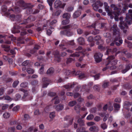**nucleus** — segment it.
Returning a JSON list of instances; mask_svg holds the SVG:
<instances>
[{
    "instance_id": "603ef678",
    "label": "nucleus",
    "mask_w": 132,
    "mask_h": 132,
    "mask_svg": "<svg viewBox=\"0 0 132 132\" xmlns=\"http://www.w3.org/2000/svg\"><path fill=\"white\" fill-rule=\"evenodd\" d=\"M20 108V106L19 105H17L14 106L12 109V110L13 111L16 112L18 111L19 109Z\"/></svg>"
},
{
    "instance_id": "052dcab7",
    "label": "nucleus",
    "mask_w": 132,
    "mask_h": 132,
    "mask_svg": "<svg viewBox=\"0 0 132 132\" xmlns=\"http://www.w3.org/2000/svg\"><path fill=\"white\" fill-rule=\"evenodd\" d=\"M19 82V81L18 80L14 81L13 84V87L14 88L16 87L18 85Z\"/></svg>"
},
{
    "instance_id": "ea45409f",
    "label": "nucleus",
    "mask_w": 132,
    "mask_h": 132,
    "mask_svg": "<svg viewBox=\"0 0 132 132\" xmlns=\"http://www.w3.org/2000/svg\"><path fill=\"white\" fill-rule=\"evenodd\" d=\"M28 84V83L27 82H24L20 84V86L22 88H25L27 87Z\"/></svg>"
},
{
    "instance_id": "49530a36",
    "label": "nucleus",
    "mask_w": 132,
    "mask_h": 132,
    "mask_svg": "<svg viewBox=\"0 0 132 132\" xmlns=\"http://www.w3.org/2000/svg\"><path fill=\"white\" fill-rule=\"evenodd\" d=\"M72 71L70 70H65V74L66 75L68 76L70 74L72 75Z\"/></svg>"
},
{
    "instance_id": "680f3d73",
    "label": "nucleus",
    "mask_w": 132,
    "mask_h": 132,
    "mask_svg": "<svg viewBox=\"0 0 132 132\" xmlns=\"http://www.w3.org/2000/svg\"><path fill=\"white\" fill-rule=\"evenodd\" d=\"M21 98V95L18 94H16L15 95V100L17 101L19 100Z\"/></svg>"
},
{
    "instance_id": "e2e57ef3",
    "label": "nucleus",
    "mask_w": 132,
    "mask_h": 132,
    "mask_svg": "<svg viewBox=\"0 0 132 132\" xmlns=\"http://www.w3.org/2000/svg\"><path fill=\"white\" fill-rule=\"evenodd\" d=\"M100 73H98L93 76V77L94 78L95 80H97L99 79L100 77Z\"/></svg>"
},
{
    "instance_id": "5fc2aeb1",
    "label": "nucleus",
    "mask_w": 132,
    "mask_h": 132,
    "mask_svg": "<svg viewBox=\"0 0 132 132\" xmlns=\"http://www.w3.org/2000/svg\"><path fill=\"white\" fill-rule=\"evenodd\" d=\"M101 127L103 130H104L107 128V126L106 124L105 123H104L101 124Z\"/></svg>"
},
{
    "instance_id": "f257e3e1",
    "label": "nucleus",
    "mask_w": 132,
    "mask_h": 132,
    "mask_svg": "<svg viewBox=\"0 0 132 132\" xmlns=\"http://www.w3.org/2000/svg\"><path fill=\"white\" fill-rule=\"evenodd\" d=\"M36 19L35 17L34 16H30L27 19L24 20L23 22H20L19 24L14 26L12 30V33L14 34L18 33L20 32V30L23 31H21L20 33L21 36L19 38V40H23L24 38L23 36L27 34L26 32L24 31L25 30L26 28H30L34 25L32 24H28L23 26L21 25L22 24H26L31 21H34Z\"/></svg>"
},
{
    "instance_id": "f3484780",
    "label": "nucleus",
    "mask_w": 132,
    "mask_h": 132,
    "mask_svg": "<svg viewBox=\"0 0 132 132\" xmlns=\"http://www.w3.org/2000/svg\"><path fill=\"white\" fill-rule=\"evenodd\" d=\"M64 120L68 121V125L67 127H68L69 125H71L73 120V118L69 116H65L64 117Z\"/></svg>"
},
{
    "instance_id": "473e14b6",
    "label": "nucleus",
    "mask_w": 132,
    "mask_h": 132,
    "mask_svg": "<svg viewBox=\"0 0 132 132\" xmlns=\"http://www.w3.org/2000/svg\"><path fill=\"white\" fill-rule=\"evenodd\" d=\"M80 105H76L74 107L75 110L76 111L77 113H79L80 111Z\"/></svg>"
},
{
    "instance_id": "37998d69",
    "label": "nucleus",
    "mask_w": 132,
    "mask_h": 132,
    "mask_svg": "<svg viewBox=\"0 0 132 132\" xmlns=\"http://www.w3.org/2000/svg\"><path fill=\"white\" fill-rule=\"evenodd\" d=\"M27 71L28 74H31L34 72V70L31 68H28L27 69Z\"/></svg>"
},
{
    "instance_id": "338daca9",
    "label": "nucleus",
    "mask_w": 132,
    "mask_h": 132,
    "mask_svg": "<svg viewBox=\"0 0 132 132\" xmlns=\"http://www.w3.org/2000/svg\"><path fill=\"white\" fill-rule=\"evenodd\" d=\"M77 31L78 34L79 35L82 34L83 32V31L80 28L77 29Z\"/></svg>"
},
{
    "instance_id": "e433bc0d",
    "label": "nucleus",
    "mask_w": 132,
    "mask_h": 132,
    "mask_svg": "<svg viewBox=\"0 0 132 132\" xmlns=\"http://www.w3.org/2000/svg\"><path fill=\"white\" fill-rule=\"evenodd\" d=\"M114 106L116 110H118L120 108V105L117 103H115L114 104Z\"/></svg>"
},
{
    "instance_id": "6e6d98bb",
    "label": "nucleus",
    "mask_w": 132,
    "mask_h": 132,
    "mask_svg": "<svg viewBox=\"0 0 132 132\" xmlns=\"http://www.w3.org/2000/svg\"><path fill=\"white\" fill-rule=\"evenodd\" d=\"M38 83V81L36 80H33L31 82V84L33 86L36 85Z\"/></svg>"
},
{
    "instance_id": "72a5a7b5",
    "label": "nucleus",
    "mask_w": 132,
    "mask_h": 132,
    "mask_svg": "<svg viewBox=\"0 0 132 132\" xmlns=\"http://www.w3.org/2000/svg\"><path fill=\"white\" fill-rule=\"evenodd\" d=\"M33 130L34 132H36L38 131V129L37 128H34L33 127H31L29 128L28 130V132H31Z\"/></svg>"
},
{
    "instance_id": "9b49d317",
    "label": "nucleus",
    "mask_w": 132,
    "mask_h": 132,
    "mask_svg": "<svg viewBox=\"0 0 132 132\" xmlns=\"http://www.w3.org/2000/svg\"><path fill=\"white\" fill-rule=\"evenodd\" d=\"M121 5H122L123 8L121 9V13H125L126 11L128 9V7L132 8V4H130L128 5L126 4H121L119 5V6L120 7L121 6Z\"/></svg>"
},
{
    "instance_id": "20e7f679",
    "label": "nucleus",
    "mask_w": 132,
    "mask_h": 132,
    "mask_svg": "<svg viewBox=\"0 0 132 132\" xmlns=\"http://www.w3.org/2000/svg\"><path fill=\"white\" fill-rule=\"evenodd\" d=\"M18 4L20 6L22 7V9H26V13L28 14H35L38 13L40 11L38 9L33 11L32 9V6H30L27 4L26 3L22 0H20L17 2Z\"/></svg>"
},
{
    "instance_id": "58836bf2",
    "label": "nucleus",
    "mask_w": 132,
    "mask_h": 132,
    "mask_svg": "<svg viewBox=\"0 0 132 132\" xmlns=\"http://www.w3.org/2000/svg\"><path fill=\"white\" fill-rule=\"evenodd\" d=\"M125 43L128 44V46L129 48H132V43L129 40L125 39Z\"/></svg>"
},
{
    "instance_id": "bb28decb",
    "label": "nucleus",
    "mask_w": 132,
    "mask_h": 132,
    "mask_svg": "<svg viewBox=\"0 0 132 132\" xmlns=\"http://www.w3.org/2000/svg\"><path fill=\"white\" fill-rule=\"evenodd\" d=\"M77 132H87L85 130L84 127H78L77 130Z\"/></svg>"
},
{
    "instance_id": "9d476101",
    "label": "nucleus",
    "mask_w": 132,
    "mask_h": 132,
    "mask_svg": "<svg viewBox=\"0 0 132 132\" xmlns=\"http://www.w3.org/2000/svg\"><path fill=\"white\" fill-rule=\"evenodd\" d=\"M117 51V49L116 48H108L106 50L105 54L106 55H109V54H113L114 53L115 56H116L117 54L119 53L120 52L119 51L116 52Z\"/></svg>"
},
{
    "instance_id": "774afa93",
    "label": "nucleus",
    "mask_w": 132,
    "mask_h": 132,
    "mask_svg": "<svg viewBox=\"0 0 132 132\" xmlns=\"http://www.w3.org/2000/svg\"><path fill=\"white\" fill-rule=\"evenodd\" d=\"M48 95L50 96L53 97L56 95V93L55 92H51L48 93Z\"/></svg>"
},
{
    "instance_id": "a211bd4d",
    "label": "nucleus",
    "mask_w": 132,
    "mask_h": 132,
    "mask_svg": "<svg viewBox=\"0 0 132 132\" xmlns=\"http://www.w3.org/2000/svg\"><path fill=\"white\" fill-rule=\"evenodd\" d=\"M101 36L100 35H97L95 36L94 38V40L95 41H97L96 42V44L98 45H99V42L98 41H100L102 42V44L104 43L103 40H102L101 39Z\"/></svg>"
},
{
    "instance_id": "0e129e2a",
    "label": "nucleus",
    "mask_w": 132,
    "mask_h": 132,
    "mask_svg": "<svg viewBox=\"0 0 132 132\" xmlns=\"http://www.w3.org/2000/svg\"><path fill=\"white\" fill-rule=\"evenodd\" d=\"M99 30H95L92 32V34L94 35H96L99 33Z\"/></svg>"
},
{
    "instance_id": "4468645a",
    "label": "nucleus",
    "mask_w": 132,
    "mask_h": 132,
    "mask_svg": "<svg viewBox=\"0 0 132 132\" xmlns=\"http://www.w3.org/2000/svg\"><path fill=\"white\" fill-rule=\"evenodd\" d=\"M65 4H62V3L60 0H57L54 3V7L57 8L59 7L61 8H64L65 5Z\"/></svg>"
},
{
    "instance_id": "4be33fe9",
    "label": "nucleus",
    "mask_w": 132,
    "mask_h": 132,
    "mask_svg": "<svg viewBox=\"0 0 132 132\" xmlns=\"http://www.w3.org/2000/svg\"><path fill=\"white\" fill-rule=\"evenodd\" d=\"M98 128L97 126H92L89 128V130L92 132H98Z\"/></svg>"
},
{
    "instance_id": "aec40b11",
    "label": "nucleus",
    "mask_w": 132,
    "mask_h": 132,
    "mask_svg": "<svg viewBox=\"0 0 132 132\" xmlns=\"http://www.w3.org/2000/svg\"><path fill=\"white\" fill-rule=\"evenodd\" d=\"M62 12L61 10H57L53 13L52 16L54 18H56L60 15Z\"/></svg>"
},
{
    "instance_id": "f8f14e48",
    "label": "nucleus",
    "mask_w": 132,
    "mask_h": 132,
    "mask_svg": "<svg viewBox=\"0 0 132 132\" xmlns=\"http://www.w3.org/2000/svg\"><path fill=\"white\" fill-rule=\"evenodd\" d=\"M103 54L100 53H96L94 55V57L96 62L99 63L101 62L102 59Z\"/></svg>"
},
{
    "instance_id": "79ce46f5",
    "label": "nucleus",
    "mask_w": 132,
    "mask_h": 132,
    "mask_svg": "<svg viewBox=\"0 0 132 132\" xmlns=\"http://www.w3.org/2000/svg\"><path fill=\"white\" fill-rule=\"evenodd\" d=\"M57 22V21L56 20H54L52 21L51 22H50L49 23V25L51 27V29H53L54 28L51 27V26L55 24Z\"/></svg>"
},
{
    "instance_id": "7ed1b4c3",
    "label": "nucleus",
    "mask_w": 132,
    "mask_h": 132,
    "mask_svg": "<svg viewBox=\"0 0 132 132\" xmlns=\"http://www.w3.org/2000/svg\"><path fill=\"white\" fill-rule=\"evenodd\" d=\"M113 31V35L115 36L116 37L114 39L113 42L111 43L110 45L113 46L115 44L116 45L119 46L123 42V40L120 37V30L117 27L116 24H114L111 29Z\"/></svg>"
},
{
    "instance_id": "0eeeda50",
    "label": "nucleus",
    "mask_w": 132,
    "mask_h": 132,
    "mask_svg": "<svg viewBox=\"0 0 132 132\" xmlns=\"http://www.w3.org/2000/svg\"><path fill=\"white\" fill-rule=\"evenodd\" d=\"M4 36L2 35H0V43H5V44L2 45V47L4 49V51L8 52L10 50V46L8 44H10L11 43V41L10 40H7L5 42L1 38H4Z\"/></svg>"
},
{
    "instance_id": "a19ab883",
    "label": "nucleus",
    "mask_w": 132,
    "mask_h": 132,
    "mask_svg": "<svg viewBox=\"0 0 132 132\" xmlns=\"http://www.w3.org/2000/svg\"><path fill=\"white\" fill-rule=\"evenodd\" d=\"M70 20L68 19H67L63 20L62 22V23L63 25H65L69 23Z\"/></svg>"
},
{
    "instance_id": "412c9836",
    "label": "nucleus",
    "mask_w": 132,
    "mask_h": 132,
    "mask_svg": "<svg viewBox=\"0 0 132 132\" xmlns=\"http://www.w3.org/2000/svg\"><path fill=\"white\" fill-rule=\"evenodd\" d=\"M132 105V102H130L128 101H125L124 103V107L128 111H129L130 108L129 107Z\"/></svg>"
},
{
    "instance_id": "09e8293b",
    "label": "nucleus",
    "mask_w": 132,
    "mask_h": 132,
    "mask_svg": "<svg viewBox=\"0 0 132 132\" xmlns=\"http://www.w3.org/2000/svg\"><path fill=\"white\" fill-rule=\"evenodd\" d=\"M97 110V108L96 107L93 108L90 110V112L92 113H95Z\"/></svg>"
},
{
    "instance_id": "6ab92c4d",
    "label": "nucleus",
    "mask_w": 132,
    "mask_h": 132,
    "mask_svg": "<svg viewBox=\"0 0 132 132\" xmlns=\"http://www.w3.org/2000/svg\"><path fill=\"white\" fill-rule=\"evenodd\" d=\"M78 127H84L85 125V121L82 118H79L77 120Z\"/></svg>"
},
{
    "instance_id": "69168bd1",
    "label": "nucleus",
    "mask_w": 132,
    "mask_h": 132,
    "mask_svg": "<svg viewBox=\"0 0 132 132\" xmlns=\"http://www.w3.org/2000/svg\"><path fill=\"white\" fill-rule=\"evenodd\" d=\"M104 37L106 38H108L111 36V34L109 32H106L104 34Z\"/></svg>"
},
{
    "instance_id": "4d7b16f0",
    "label": "nucleus",
    "mask_w": 132,
    "mask_h": 132,
    "mask_svg": "<svg viewBox=\"0 0 132 132\" xmlns=\"http://www.w3.org/2000/svg\"><path fill=\"white\" fill-rule=\"evenodd\" d=\"M55 113L53 112H51L50 114V117L51 118H53L55 117Z\"/></svg>"
},
{
    "instance_id": "5701e85b",
    "label": "nucleus",
    "mask_w": 132,
    "mask_h": 132,
    "mask_svg": "<svg viewBox=\"0 0 132 132\" xmlns=\"http://www.w3.org/2000/svg\"><path fill=\"white\" fill-rule=\"evenodd\" d=\"M119 20L120 21V22L119 23L120 26L123 25L125 27H128V26L127 25V23H126V22L125 21V20L124 21H123V17L122 16L120 17L119 19Z\"/></svg>"
},
{
    "instance_id": "dca6fc26",
    "label": "nucleus",
    "mask_w": 132,
    "mask_h": 132,
    "mask_svg": "<svg viewBox=\"0 0 132 132\" xmlns=\"http://www.w3.org/2000/svg\"><path fill=\"white\" fill-rule=\"evenodd\" d=\"M42 80L43 82V87H47L51 82V80L48 78L44 77L42 79Z\"/></svg>"
},
{
    "instance_id": "bf43d9fd",
    "label": "nucleus",
    "mask_w": 132,
    "mask_h": 132,
    "mask_svg": "<svg viewBox=\"0 0 132 132\" xmlns=\"http://www.w3.org/2000/svg\"><path fill=\"white\" fill-rule=\"evenodd\" d=\"M15 129V127L9 128L8 129V132H14Z\"/></svg>"
},
{
    "instance_id": "8fccbe9b",
    "label": "nucleus",
    "mask_w": 132,
    "mask_h": 132,
    "mask_svg": "<svg viewBox=\"0 0 132 132\" xmlns=\"http://www.w3.org/2000/svg\"><path fill=\"white\" fill-rule=\"evenodd\" d=\"M98 49H100L101 51H104L105 49V47L103 46L101 44L98 47Z\"/></svg>"
},
{
    "instance_id": "c85d7f7f",
    "label": "nucleus",
    "mask_w": 132,
    "mask_h": 132,
    "mask_svg": "<svg viewBox=\"0 0 132 132\" xmlns=\"http://www.w3.org/2000/svg\"><path fill=\"white\" fill-rule=\"evenodd\" d=\"M63 108L64 106L62 105L59 104L56 106L55 108V109L57 111H59L62 110L63 109Z\"/></svg>"
},
{
    "instance_id": "c9c22d12",
    "label": "nucleus",
    "mask_w": 132,
    "mask_h": 132,
    "mask_svg": "<svg viewBox=\"0 0 132 132\" xmlns=\"http://www.w3.org/2000/svg\"><path fill=\"white\" fill-rule=\"evenodd\" d=\"M62 17L63 18H66V19H69L70 17V15L69 13H65L63 14Z\"/></svg>"
},
{
    "instance_id": "b1692460",
    "label": "nucleus",
    "mask_w": 132,
    "mask_h": 132,
    "mask_svg": "<svg viewBox=\"0 0 132 132\" xmlns=\"http://www.w3.org/2000/svg\"><path fill=\"white\" fill-rule=\"evenodd\" d=\"M81 11L80 10H77L75 12L73 15V17L74 18H76L78 17L81 14Z\"/></svg>"
},
{
    "instance_id": "423d86ee",
    "label": "nucleus",
    "mask_w": 132,
    "mask_h": 132,
    "mask_svg": "<svg viewBox=\"0 0 132 132\" xmlns=\"http://www.w3.org/2000/svg\"><path fill=\"white\" fill-rule=\"evenodd\" d=\"M114 55L109 56L106 59L107 62H106L105 63V65H106V67L103 69L102 70L103 71H105L107 69L109 68L110 67V69H112L113 68L114 69L116 68V67L115 66L113 65V66H108L110 64H113L112 62L114 63L113 64L114 65H115L117 63V61L115 60L112 61L114 59Z\"/></svg>"
},
{
    "instance_id": "864d4df0",
    "label": "nucleus",
    "mask_w": 132,
    "mask_h": 132,
    "mask_svg": "<svg viewBox=\"0 0 132 132\" xmlns=\"http://www.w3.org/2000/svg\"><path fill=\"white\" fill-rule=\"evenodd\" d=\"M74 60L75 59L73 58H72L71 57H69L68 58L67 60V64H68L70 63L72 61H74Z\"/></svg>"
},
{
    "instance_id": "a18cd8bd",
    "label": "nucleus",
    "mask_w": 132,
    "mask_h": 132,
    "mask_svg": "<svg viewBox=\"0 0 132 132\" xmlns=\"http://www.w3.org/2000/svg\"><path fill=\"white\" fill-rule=\"evenodd\" d=\"M10 116V114L8 112H6L3 114L4 118H7L9 117Z\"/></svg>"
},
{
    "instance_id": "1a4fd4ad",
    "label": "nucleus",
    "mask_w": 132,
    "mask_h": 132,
    "mask_svg": "<svg viewBox=\"0 0 132 132\" xmlns=\"http://www.w3.org/2000/svg\"><path fill=\"white\" fill-rule=\"evenodd\" d=\"M91 49L89 48H87V50L83 49L81 51H80L78 52H76L75 53H74L70 55V57H78L81 54H82L83 56L86 53V51H91Z\"/></svg>"
},
{
    "instance_id": "ddd939ff",
    "label": "nucleus",
    "mask_w": 132,
    "mask_h": 132,
    "mask_svg": "<svg viewBox=\"0 0 132 132\" xmlns=\"http://www.w3.org/2000/svg\"><path fill=\"white\" fill-rule=\"evenodd\" d=\"M103 5L102 3L100 1H98L92 5L94 10L95 11H97L100 7L102 6Z\"/></svg>"
},
{
    "instance_id": "6e6552de",
    "label": "nucleus",
    "mask_w": 132,
    "mask_h": 132,
    "mask_svg": "<svg viewBox=\"0 0 132 132\" xmlns=\"http://www.w3.org/2000/svg\"><path fill=\"white\" fill-rule=\"evenodd\" d=\"M126 23L130 25L131 23L132 24V10L130 9L128 10V13L126 14V17L125 19V21Z\"/></svg>"
},
{
    "instance_id": "cd10ccee",
    "label": "nucleus",
    "mask_w": 132,
    "mask_h": 132,
    "mask_svg": "<svg viewBox=\"0 0 132 132\" xmlns=\"http://www.w3.org/2000/svg\"><path fill=\"white\" fill-rule=\"evenodd\" d=\"M54 70L53 68L51 67L49 68L47 71V73L50 75H52L54 72Z\"/></svg>"
},
{
    "instance_id": "a878e982",
    "label": "nucleus",
    "mask_w": 132,
    "mask_h": 132,
    "mask_svg": "<svg viewBox=\"0 0 132 132\" xmlns=\"http://www.w3.org/2000/svg\"><path fill=\"white\" fill-rule=\"evenodd\" d=\"M123 87L126 89L129 90L132 88V86L129 83H126L123 85Z\"/></svg>"
},
{
    "instance_id": "4c0bfd02",
    "label": "nucleus",
    "mask_w": 132,
    "mask_h": 132,
    "mask_svg": "<svg viewBox=\"0 0 132 132\" xmlns=\"http://www.w3.org/2000/svg\"><path fill=\"white\" fill-rule=\"evenodd\" d=\"M77 102L75 101H71L70 102L68 103V105L70 107H72L74 105H75V104H76L77 103Z\"/></svg>"
},
{
    "instance_id": "2eb2a0df",
    "label": "nucleus",
    "mask_w": 132,
    "mask_h": 132,
    "mask_svg": "<svg viewBox=\"0 0 132 132\" xmlns=\"http://www.w3.org/2000/svg\"><path fill=\"white\" fill-rule=\"evenodd\" d=\"M53 53L54 55L55 60L58 62H60L61 60V58L59 51L57 50L53 52Z\"/></svg>"
},
{
    "instance_id": "393cba45",
    "label": "nucleus",
    "mask_w": 132,
    "mask_h": 132,
    "mask_svg": "<svg viewBox=\"0 0 132 132\" xmlns=\"http://www.w3.org/2000/svg\"><path fill=\"white\" fill-rule=\"evenodd\" d=\"M77 40L79 44L83 45L85 44V41L84 39L82 37H80L77 39Z\"/></svg>"
},
{
    "instance_id": "7c9ffc66",
    "label": "nucleus",
    "mask_w": 132,
    "mask_h": 132,
    "mask_svg": "<svg viewBox=\"0 0 132 132\" xmlns=\"http://www.w3.org/2000/svg\"><path fill=\"white\" fill-rule=\"evenodd\" d=\"M52 101H54V104H58L60 102L59 99L57 96L54 97L52 99Z\"/></svg>"
},
{
    "instance_id": "39448f33",
    "label": "nucleus",
    "mask_w": 132,
    "mask_h": 132,
    "mask_svg": "<svg viewBox=\"0 0 132 132\" xmlns=\"http://www.w3.org/2000/svg\"><path fill=\"white\" fill-rule=\"evenodd\" d=\"M78 27V26L76 24H69L64 27L65 30L61 31L60 34L61 35H65L67 36H70L72 35L73 33L70 29H76Z\"/></svg>"
},
{
    "instance_id": "f704fd0d",
    "label": "nucleus",
    "mask_w": 132,
    "mask_h": 132,
    "mask_svg": "<svg viewBox=\"0 0 132 132\" xmlns=\"http://www.w3.org/2000/svg\"><path fill=\"white\" fill-rule=\"evenodd\" d=\"M120 26V29H121L122 30L123 33H124L126 34L127 31V28L128 27H126L124 26L123 25Z\"/></svg>"
},
{
    "instance_id": "c03bdc74",
    "label": "nucleus",
    "mask_w": 132,
    "mask_h": 132,
    "mask_svg": "<svg viewBox=\"0 0 132 132\" xmlns=\"http://www.w3.org/2000/svg\"><path fill=\"white\" fill-rule=\"evenodd\" d=\"M2 9L3 12H6V13L7 10V7L6 6L4 5H3L2 7Z\"/></svg>"
},
{
    "instance_id": "13d9d810",
    "label": "nucleus",
    "mask_w": 132,
    "mask_h": 132,
    "mask_svg": "<svg viewBox=\"0 0 132 132\" xmlns=\"http://www.w3.org/2000/svg\"><path fill=\"white\" fill-rule=\"evenodd\" d=\"M29 61L28 60L25 61L22 63V65L24 66H26L28 65L29 63Z\"/></svg>"
},
{
    "instance_id": "c756f323",
    "label": "nucleus",
    "mask_w": 132,
    "mask_h": 132,
    "mask_svg": "<svg viewBox=\"0 0 132 132\" xmlns=\"http://www.w3.org/2000/svg\"><path fill=\"white\" fill-rule=\"evenodd\" d=\"M81 71H76L75 70H73L72 72V75L73 76L79 75L81 73Z\"/></svg>"
},
{
    "instance_id": "3c124183",
    "label": "nucleus",
    "mask_w": 132,
    "mask_h": 132,
    "mask_svg": "<svg viewBox=\"0 0 132 132\" xmlns=\"http://www.w3.org/2000/svg\"><path fill=\"white\" fill-rule=\"evenodd\" d=\"M44 71V67L43 66H42L39 71V74H42L43 73Z\"/></svg>"
},
{
    "instance_id": "f03ea898",
    "label": "nucleus",
    "mask_w": 132,
    "mask_h": 132,
    "mask_svg": "<svg viewBox=\"0 0 132 132\" xmlns=\"http://www.w3.org/2000/svg\"><path fill=\"white\" fill-rule=\"evenodd\" d=\"M111 7L113 8V11L109 9V6L104 7L105 11L108 13V15L110 16L111 18H114L115 21H118V16L121 14L120 11L121 9L117 7L115 5L113 4L111 5Z\"/></svg>"
},
{
    "instance_id": "de8ad7c7",
    "label": "nucleus",
    "mask_w": 132,
    "mask_h": 132,
    "mask_svg": "<svg viewBox=\"0 0 132 132\" xmlns=\"http://www.w3.org/2000/svg\"><path fill=\"white\" fill-rule=\"evenodd\" d=\"M94 116L92 114H90L88 115L86 118V119L87 120H92L94 118Z\"/></svg>"
},
{
    "instance_id": "2f4dec72",
    "label": "nucleus",
    "mask_w": 132,
    "mask_h": 132,
    "mask_svg": "<svg viewBox=\"0 0 132 132\" xmlns=\"http://www.w3.org/2000/svg\"><path fill=\"white\" fill-rule=\"evenodd\" d=\"M75 84H68V85H65L64 86V87L67 89H69L70 88L73 87H74Z\"/></svg>"
}]
</instances>
